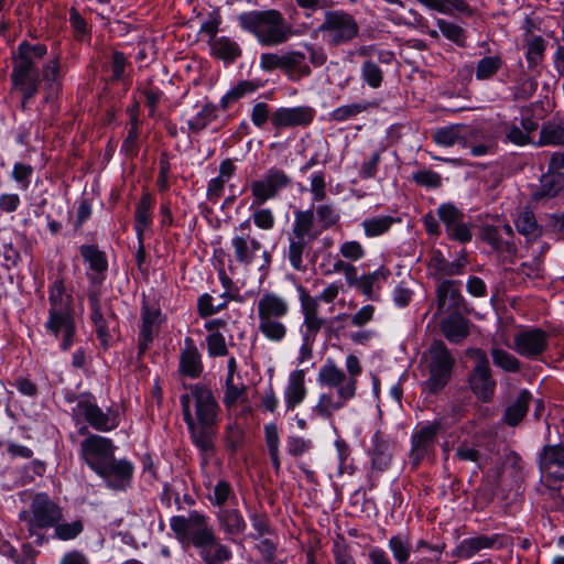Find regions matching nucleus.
Here are the masks:
<instances>
[{"label":"nucleus","instance_id":"obj_1","mask_svg":"<svg viewBox=\"0 0 564 564\" xmlns=\"http://www.w3.org/2000/svg\"><path fill=\"white\" fill-rule=\"evenodd\" d=\"M180 402L194 445L205 456L212 455L219 412L213 391L200 383L192 384Z\"/></svg>","mask_w":564,"mask_h":564},{"label":"nucleus","instance_id":"obj_2","mask_svg":"<svg viewBox=\"0 0 564 564\" xmlns=\"http://www.w3.org/2000/svg\"><path fill=\"white\" fill-rule=\"evenodd\" d=\"M171 529L178 540L192 542L205 564H224L231 558L230 549L220 542L206 518L196 511L188 517H173Z\"/></svg>","mask_w":564,"mask_h":564},{"label":"nucleus","instance_id":"obj_3","mask_svg":"<svg viewBox=\"0 0 564 564\" xmlns=\"http://www.w3.org/2000/svg\"><path fill=\"white\" fill-rule=\"evenodd\" d=\"M239 25L253 34L263 46H278L293 35L292 25L274 9L243 12L238 17Z\"/></svg>","mask_w":564,"mask_h":564},{"label":"nucleus","instance_id":"obj_4","mask_svg":"<svg viewBox=\"0 0 564 564\" xmlns=\"http://www.w3.org/2000/svg\"><path fill=\"white\" fill-rule=\"evenodd\" d=\"M50 310L46 329L55 337L62 335L61 347L67 350L73 345L75 323L72 310V295L64 288L62 279H57L50 288Z\"/></svg>","mask_w":564,"mask_h":564},{"label":"nucleus","instance_id":"obj_5","mask_svg":"<svg viewBox=\"0 0 564 564\" xmlns=\"http://www.w3.org/2000/svg\"><path fill=\"white\" fill-rule=\"evenodd\" d=\"M258 330L271 343H282L288 336L285 318L290 313L288 300L276 293L265 292L257 302Z\"/></svg>","mask_w":564,"mask_h":564},{"label":"nucleus","instance_id":"obj_6","mask_svg":"<svg viewBox=\"0 0 564 564\" xmlns=\"http://www.w3.org/2000/svg\"><path fill=\"white\" fill-rule=\"evenodd\" d=\"M20 518L25 523L29 536L42 544L44 538L41 530L56 524L62 519V510L47 495L37 494L30 505V511H23Z\"/></svg>","mask_w":564,"mask_h":564},{"label":"nucleus","instance_id":"obj_7","mask_svg":"<svg viewBox=\"0 0 564 564\" xmlns=\"http://www.w3.org/2000/svg\"><path fill=\"white\" fill-rule=\"evenodd\" d=\"M317 32L330 46H338L352 41L359 34L356 19L343 10L326 11L323 23Z\"/></svg>","mask_w":564,"mask_h":564},{"label":"nucleus","instance_id":"obj_8","mask_svg":"<svg viewBox=\"0 0 564 564\" xmlns=\"http://www.w3.org/2000/svg\"><path fill=\"white\" fill-rule=\"evenodd\" d=\"M466 355L475 362L468 377L471 392L482 402H490L496 392L497 382L486 352L480 348H469Z\"/></svg>","mask_w":564,"mask_h":564},{"label":"nucleus","instance_id":"obj_9","mask_svg":"<svg viewBox=\"0 0 564 564\" xmlns=\"http://www.w3.org/2000/svg\"><path fill=\"white\" fill-rule=\"evenodd\" d=\"M429 355L430 377L425 381V388L429 392L436 393L448 382L455 361L445 344L441 340H436L431 345Z\"/></svg>","mask_w":564,"mask_h":564},{"label":"nucleus","instance_id":"obj_10","mask_svg":"<svg viewBox=\"0 0 564 564\" xmlns=\"http://www.w3.org/2000/svg\"><path fill=\"white\" fill-rule=\"evenodd\" d=\"M292 184V178L276 167L270 169L260 180L250 184L253 205H262L268 199L274 198L282 189Z\"/></svg>","mask_w":564,"mask_h":564},{"label":"nucleus","instance_id":"obj_11","mask_svg":"<svg viewBox=\"0 0 564 564\" xmlns=\"http://www.w3.org/2000/svg\"><path fill=\"white\" fill-rule=\"evenodd\" d=\"M317 381L323 387L335 389L339 398L345 395L354 399L356 397L358 380L348 377L332 359H327L321 367Z\"/></svg>","mask_w":564,"mask_h":564},{"label":"nucleus","instance_id":"obj_12","mask_svg":"<svg viewBox=\"0 0 564 564\" xmlns=\"http://www.w3.org/2000/svg\"><path fill=\"white\" fill-rule=\"evenodd\" d=\"M73 415L77 421L85 420L97 431L108 432L118 426L116 416L104 412L90 397H82L73 408Z\"/></svg>","mask_w":564,"mask_h":564},{"label":"nucleus","instance_id":"obj_13","mask_svg":"<svg viewBox=\"0 0 564 564\" xmlns=\"http://www.w3.org/2000/svg\"><path fill=\"white\" fill-rule=\"evenodd\" d=\"M113 451L111 440L96 434L80 443V456L94 471L115 457Z\"/></svg>","mask_w":564,"mask_h":564},{"label":"nucleus","instance_id":"obj_14","mask_svg":"<svg viewBox=\"0 0 564 564\" xmlns=\"http://www.w3.org/2000/svg\"><path fill=\"white\" fill-rule=\"evenodd\" d=\"M11 77L14 89L22 94L23 105L36 95L40 79L37 68L33 62L15 57Z\"/></svg>","mask_w":564,"mask_h":564},{"label":"nucleus","instance_id":"obj_15","mask_svg":"<svg viewBox=\"0 0 564 564\" xmlns=\"http://www.w3.org/2000/svg\"><path fill=\"white\" fill-rule=\"evenodd\" d=\"M337 219L335 214H296L292 235L311 242Z\"/></svg>","mask_w":564,"mask_h":564},{"label":"nucleus","instance_id":"obj_16","mask_svg":"<svg viewBox=\"0 0 564 564\" xmlns=\"http://www.w3.org/2000/svg\"><path fill=\"white\" fill-rule=\"evenodd\" d=\"M547 347V335L540 328L521 329L513 336L511 348L520 356L536 359Z\"/></svg>","mask_w":564,"mask_h":564},{"label":"nucleus","instance_id":"obj_17","mask_svg":"<svg viewBox=\"0 0 564 564\" xmlns=\"http://www.w3.org/2000/svg\"><path fill=\"white\" fill-rule=\"evenodd\" d=\"M95 473L105 480L108 488L112 490H126L131 484L133 466L127 459L117 460L113 457L100 466Z\"/></svg>","mask_w":564,"mask_h":564},{"label":"nucleus","instance_id":"obj_18","mask_svg":"<svg viewBox=\"0 0 564 564\" xmlns=\"http://www.w3.org/2000/svg\"><path fill=\"white\" fill-rule=\"evenodd\" d=\"M315 110L310 106L281 107L271 115V124L276 131L285 128L306 127L312 123Z\"/></svg>","mask_w":564,"mask_h":564},{"label":"nucleus","instance_id":"obj_19","mask_svg":"<svg viewBox=\"0 0 564 564\" xmlns=\"http://www.w3.org/2000/svg\"><path fill=\"white\" fill-rule=\"evenodd\" d=\"M301 312L303 314L302 336L316 338L322 328L326 327L327 321L319 315V303L311 296L303 288L300 289Z\"/></svg>","mask_w":564,"mask_h":564},{"label":"nucleus","instance_id":"obj_20","mask_svg":"<svg viewBox=\"0 0 564 564\" xmlns=\"http://www.w3.org/2000/svg\"><path fill=\"white\" fill-rule=\"evenodd\" d=\"M438 431L440 424L433 423L423 426L412 435L410 460L413 466H417L433 452Z\"/></svg>","mask_w":564,"mask_h":564},{"label":"nucleus","instance_id":"obj_21","mask_svg":"<svg viewBox=\"0 0 564 564\" xmlns=\"http://www.w3.org/2000/svg\"><path fill=\"white\" fill-rule=\"evenodd\" d=\"M540 469L547 479L564 480V447L544 446L540 455Z\"/></svg>","mask_w":564,"mask_h":564},{"label":"nucleus","instance_id":"obj_22","mask_svg":"<svg viewBox=\"0 0 564 564\" xmlns=\"http://www.w3.org/2000/svg\"><path fill=\"white\" fill-rule=\"evenodd\" d=\"M437 312L440 314L459 308L463 297L460 283L453 280H443L437 289Z\"/></svg>","mask_w":564,"mask_h":564},{"label":"nucleus","instance_id":"obj_23","mask_svg":"<svg viewBox=\"0 0 564 564\" xmlns=\"http://www.w3.org/2000/svg\"><path fill=\"white\" fill-rule=\"evenodd\" d=\"M502 538L498 534L492 536L478 535L463 540L453 551V555L463 558H469L476 553L485 549H491L498 545L503 546Z\"/></svg>","mask_w":564,"mask_h":564},{"label":"nucleus","instance_id":"obj_24","mask_svg":"<svg viewBox=\"0 0 564 564\" xmlns=\"http://www.w3.org/2000/svg\"><path fill=\"white\" fill-rule=\"evenodd\" d=\"M282 72L293 80H300L312 74L310 65L306 63V56L300 51H288L283 53Z\"/></svg>","mask_w":564,"mask_h":564},{"label":"nucleus","instance_id":"obj_25","mask_svg":"<svg viewBox=\"0 0 564 564\" xmlns=\"http://www.w3.org/2000/svg\"><path fill=\"white\" fill-rule=\"evenodd\" d=\"M307 389L305 386L304 370H294L290 373L288 384L284 390V402L286 410H293L306 398Z\"/></svg>","mask_w":564,"mask_h":564},{"label":"nucleus","instance_id":"obj_26","mask_svg":"<svg viewBox=\"0 0 564 564\" xmlns=\"http://www.w3.org/2000/svg\"><path fill=\"white\" fill-rule=\"evenodd\" d=\"M466 265L465 259L447 261L440 251L434 252L429 262V272L437 280H446V276L462 274Z\"/></svg>","mask_w":564,"mask_h":564},{"label":"nucleus","instance_id":"obj_27","mask_svg":"<svg viewBox=\"0 0 564 564\" xmlns=\"http://www.w3.org/2000/svg\"><path fill=\"white\" fill-rule=\"evenodd\" d=\"M350 400V398L345 395L339 398L337 392H323L319 394L316 404L313 406V412L324 420H330L335 412L341 410Z\"/></svg>","mask_w":564,"mask_h":564},{"label":"nucleus","instance_id":"obj_28","mask_svg":"<svg viewBox=\"0 0 564 564\" xmlns=\"http://www.w3.org/2000/svg\"><path fill=\"white\" fill-rule=\"evenodd\" d=\"M372 469L383 471L391 462V444L383 440L379 432L372 436V447L369 449Z\"/></svg>","mask_w":564,"mask_h":564},{"label":"nucleus","instance_id":"obj_29","mask_svg":"<svg viewBox=\"0 0 564 564\" xmlns=\"http://www.w3.org/2000/svg\"><path fill=\"white\" fill-rule=\"evenodd\" d=\"M212 55L227 64L234 63L242 55L240 45L228 36H219L210 43Z\"/></svg>","mask_w":564,"mask_h":564},{"label":"nucleus","instance_id":"obj_30","mask_svg":"<svg viewBox=\"0 0 564 564\" xmlns=\"http://www.w3.org/2000/svg\"><path fill=\"white\" fill-rule=\"evenodd\" d=\"M219 528L231 538L245 532L247 523L237 509H221L217 514Z\"/></svg>","mask_w":564,"mask_h":564},{"label":"nucleus","instance_id":"obj_31","mask_svg":"<svg viewBox=\"0 0 564 564\" xmlns=\"http://www.w3.org/2000/svg\"><path fill=\"white\" fill-rule=\"evenodd\" d=\"M540 182L539 191H536L532 196L534 200H540L545 197L552 198L564 191V173L552 172L549 170L547 173L542 175Z\"/></svg>","mask_w":564,"mask_h":564},{"label":"nucleus","instance_id":"obj_32","mask_svg":"<svg viewBox=\"0 0 564 564\" xmlns=\"http://www.w3.org/2000/svg\"><path fill=\"white\" fill-rule=\"evenodd\" d=\"M444 336L452 343H459L469 335V324L460 315H451L442 323Z\"/></svg>","mask_w":564,"mask_h":564},{"label":"nucleus","instance_id":"obj_33","mask_svg":"<svg viewBox=\"0 0 564 564\" xmlns=\"http://www.w3.org/2000/svg\"><path fill=\"white\" fill-rule=\"evenodd\" d=\"M185 344L186 348L183 350L181 355L180 367L184 375L191 378H196L202 372L199 354L191 338H186Z\"/></svg>","mask_w":564,"mask_h":564},{"label":"nucleus","instance_id":"obj_34","mask_svg":"<svg viewBox=\"0 0 564 564\" xmlns=\"http://www.w3.org/2000/svg\"><path fill=\"white\" fill-rule=\"evenodd\" d=\"M160 316V310L143 305L142 326L139 337V347L141 351L145 350L153 340V327L156 325Z\"/></svg>","mask_w":564,"mask_h":564},{"label":"nucleus","instance_id":"obj_35","mask_svg":"<svg viewBox=\"0 0 564 564\" xmlns=\"http://www.w3.org/2000/svg\"><path fill=\"white\" fill-rule=\"evenodd\" d=\"M531 399V393L528 390H522L517 399L506 409L505 422L510 426H516L527 414Z\"/></svg>","mask_w":564,"mask_h":564},{"label":"nucleus","instance_id":"obj_36","mask_svg":"<svg viewBox=\"0 0 564 564\" xmlns=\"http://www.w3.org/2000/svg\"><path fill=\"white\" fill-rule=\"evenodd\" d=\"M459 216L460 214H440V218L445 224L448 235L460 242H467L471 239L470 228L466 224L460 223Z\"/></svg>","mask_w":564,"mask_h":564},{"label":"nucleus","instance_id":"obj_37","mask_svg":"<svg viewBox=\"0 0 564 564\" xmlns=\"http://www.w3.org/2000/svg\"><path fill=\"white\" fill-rule=\"evenodd\" d=\"M400 218H393L388 215H376L362 221V228L367 237H377L387 232L394 223H400Z\"/></svg>","mask_w":564,"mask_h":564},{"label":"nucleus","instance_id":"obj_38","mask_svg":"<svg viewBox=\"0 0 564 564\" xmlns=\"http://www.w3.org/2000/svg\"><path fill=\"white\" fill-rule=\"evenodd\" d=\"M377 101H365L345 105L336 108L330 112V119L337 122H343L348 119L357 117L359 113L368 111L371 108H377Z\"/></svg>","mask_w":564,"mask_h":564},{"label":"nucleus","instance_id":"obj_39","mask_svg":"<svg viewBox=\"0 0 564 564\" xmlns=\"http://www.w3.org/2000/svg\"><path fill=\"white\" fill-rule=\"evenodd\" d=\"M232 247L237 261L245 264L250 263L253 259L254 252L261 249V245L257 240L252 239L249 245L242 237H235L232 239Z\"/></svg>","mask_w":564,"mask_h":564},{"label":"nucleus","instance_id":"obj_40","mask_svg":"<svg viewBox=\"0 0 564 564\" xmlns=\"http://www.w3.org/2000/svg\"><path fill=\"white\" fill-rule=\"evenodd\" d=\"M388 275L389 271L383 268H380L372 273L364 274L360 276L357 289H359L368 299L373 300L375 290L379 288L380 281L386 280Z\"/></svg>","mask_w":564,"mask_h":564},{"label":"nucleus","instance_id":"obj_41","mask_svg":"<svg viewBox=\"0 0 564 564\" xmlns=\"http://www.w3.org/2000/svg\"><path fill=\"white\" fill-rule=\"evenodd\" d=\"M539 145H564V127L556 122H546L540 131Z\"/></svg>","mask_w":564,"mask_h":564},{"label":"nucleus","instance_id":"obj_42","mask_svg":"<svg viewBox=\"0 0 564 564\" xmlns=\"http://www.w3.org/2000/svg\"><path fill=\"white\" fill-rule=\"evenodd\" d=\"M259 88V85L251 80L239 82L232 87L220 100V107L223 110H227L229 106L247 94H251Z\"/></svg>","mask_w":564,"mask_h":564},{"label":"nucleus","instance_id":"obj_43","mask_svg":"<svg viewBox=\"0 0 564 564\" xmlns=\"http://www.w3.org/2000/svg\"><path fill=\"white\" fill-rule=\"evenodd\" d=\"M423 6L442 12L447 13L452 9L457 10L460 13L470 15L473 13L470 7L464 0H417Z\"/></svg>","mask_w":564,"mask_h":564},{"label":"nucleus","instance_id":"obj_44","mask_svg":"<svg viewBox=\"0 0 564 564\" xmlns=\"http://www.w3.org/2000/svg\"><path fill=\"white\" fill-rule=\"evenodd\" d=\"M388 546L398 564H408L411 554L410 540L401 534L389 539Z\"/></svg>","mask_w":564,"mask_h":564},{"label":"nucleus","instance_id":"obj_45","mask_svg":"<svg viewBox=\"0 0 564 564\" xmlns=\"http://www.w3.org/2000/svg\"><path fill=\"white\" fill-rule=\"evenodd\" d=\"M491 357L494 365L507 372H518L520 370L519 359L500 347L491 348Z\"/></svg>","mask_w":564,"mask_h":564},{"label":"nucleus","instance_id":"obj_46","mask_svg":"<svg viewBox=\"0 0 564 564\" xmlns=\"http://www.w3.org/2000/svg\"><path fill=\"white\" fill-rule=\"evenodd\" d=\"M217 118V107L207 102L203 106L196 117L187 122L192 132H199L207 127L209 122Z\"/></svg>","mask_w":564,"mask_h":564},{"label":"nucleus","instance_id":"obj_47","mask_svg":"<svg viewBox=\"0 0 564 564\" xmlns=\"http://www.w3.org/2000/svg\"><path fill=\"white\" fill-rule=\"evenodd\" d=\"M289 261L295 270H301L303 268V252L310 241L291 234L289 236Z\"/></svg>","mask_w":564,"mask_h":564},{"label":"nucleus","instance_id":"obj_48","mask_svg":"<svg viewBox=\"0 0 564 564\" xmlns=\"http://www.w3.org/2000/svg\"><path fill=\"white\" fill-rule=\"evenodd\" d=\"M80 253L91 270L101 273L107 270L108 263L105 253L95 246H82Z\"/></svg>","mask_w":564,"mask_h":564},{"label":"nucleus","instance_id":"obj_49","mask_svg":"<svg viewBox=\"0 0 564 564\" xmlns=\"http://www.w3.org/2000/svg\"><path fill=\"white\" fill-rule=\"evenodd\" d=\"M53 527L55 538L62 541L76 539L84 531V523L82 520H75L73 522H61L59 520Z\"/></svg>","mask_w":564,"mask_h":564},{"label":"nucleus","instance_id":"obj_50","mask_svg":"<svg viewBox=\"0 0 564 564\" xmlns=\"http://www.w3.org/2000/svg\"><path fill=\"white\" fill-rule=\"evenodd\" d=\"M361 77L369 87L377 89L383 82V72L377 63L368 59L362 63Z\"/></svg>","mask_w":564,"mask_h":564},{"label":"nucleus","instance_id":"obj_51","mask_svg":"<svg viewBox=\"0 0 564 564\" xmlns=\"http://www.w3.org/2000/svg\"><path fill=\"white\" fill-rule=\"evenodd\" d=\"M538 89V82L533 77L525 75L520 76L513 86V99L514 100H528L530 99Z\"/></svg>","mask_w":564,"mask_h":564},{"label":"nucleus","instance_id":"obj_52","mask_svg":"<svg viewBox=\"0 0 564 564\" xmlns=\"http://www.w3.org/2000/svg\"><path fill=\"white\" fill-rule=\"evenodd\" d=\"M227 293H224L220 299L221 301H215L209 294H203L198 299V313L202 317H207L216 314L227 306Z\"/></svg>","mask_w":564,"mask_h":564},{"label":"nucleus","instance_id":"obj_53","mask_svg":"<svg viewBox=\"0 0 564 564\" xmlns=\"http://www.w3.org/2000/svg\"><path fill=\"white\" fill-rule=\"evenodd\" d=\"M514 225L517 230L528 238H536L541 234V228L534 218V214H518Z\"/></svg>","mask_w":564,"mask_h":564},{"label":"nucleus","instance_id":"obj_54","mask_svg":"<svg viewBox=\"0 0 564 564\" xmlns=\"http://www.w3.org/2000/svg\"><path fill=\"white\" fill-rule=\"evenodd\" d=\"M545 48L546 43L541 36H533L528 41L525 57L529 67H535L543 59Z\"/></svg>","mask_w":564,"mask_h":564},{"label":"nucleus","instance_id":"obj_55","mask_svg":"<svg viewBox=\"0 0 564 564\" xmlns=\"http://www.w3.org/2000/svg\"><path fill=\"white\" fill-rule=\"evenodd\" d=\"M502 59L499 56H488L481 58L476 68L477 79H488L492 77L501 67Z\"/></svg>","mask_w":564,"mask_h":564},{"label":"nucleus","instance_id":"obj_56","mask_svg":"<svg viewBox=\"0 0 564 564\" xmlns=\"http://www.w3.org/2000/svg\"><path fill=\"white\" fill-rule=\"evenodd\" d=\"M91 303V321L96 327V333L100 341L106 345L109 339V333L106 325V319L100 311L98 301L93 297L90 299Z\"/></svg>","mask_w":564,"mask_h":564},{"label":"nucleus","instance_id":"obj_57","mask_svg":"<svg viewBox=\"0 0 564 564\" xmlns=\"http://www.w3.org/2000/svg\"><path fill=\"white\" fill-rule=\"evenodd\" d=\"M462 139L463 138L457 126L441 128L433 133L434 142L443 147H453Z\"/></svg>","mask_w":564,"mask_h":564},{"label":"nucleus","instance_id":"obj_58","mask_svg":"<svg viewBox=\"0 0 564 564\" xmlns=\"http://www.w3.org/2000/svg\"><path fill=\"white\" fill-rule=\"evenodd\" d=\"M235 498L231 485L226 480H219L209 496V500L217 507H223L228 500Z\"/></svg>","mask_w":564,"mask_h":564},{"label":"nucleus","instance_id":"obj_59","mask_svg":"<svg viewBox=\"0 0 564 564\" xmlns=\"http://www.w3.org/2000/svg\"><path fill=\"white\" fill-rule=\"evenodd\" d=\"M438 28L445 37L457 43L460 46L465 45L466 37L464 34V30L460 26L452 22L441 20L438 21Z\"/></svg>","mask_w":564,"mask_h":564},{"label":"nucleus","instance_id":"obj_60","mask_svg":"<svg viewBox=\"0 0 564 564\" xmlns=\"http://www.w3.org/2000/svg\"><path fill=\"white\" fill-rule=\"evenodd\" d=\"M412 180L421 186L436 188L442 185V177L438 173L431 170L419 171L413 174Z\"/></svg>","mask_w":564,"mask_h":564},{"label":"nucleus","instance_id":"obj_61","mask_svg":"<svg viewBox=\"0 0 564 564\" xmlns=\"http://www.w3.org/2000/svg\"><path fill=\"white\" fill-rule=\"evenodd\" d=\"M339 252L343 258L349 261H359L366 253L361 243L355 240L343 242L339 247Z\"/></svg>","mask_w":564,"mask_h":564},{"label":"nucleus","instance_id":"obj_62","mask_svg":"<svg viewBox=\"0 0 564 564\" xmlns=\"http://www.w3.org/2000/svg\"><path fill=\"white\" fill-rule=\"evenodd\" d=\"M208 352L213 357L226 356L228 352L225 337L220 333H212L206 338Z\"/></svg>","mask_w":564,"mask_h":564},{"label":"nucleus","instance_id":"obj_63","mask_svg":"<svg viewBox=\"0 0 564 564\" xmlns=\"http://www.w3.org/2000/svg\"><path fill=\"white\" fill-rule=\"evenodd\" d=\"M455 456L462 462L478 464L481 457L480 452L467 442L460 443L455 452Z\"/></svg>","mask_w":564,"mask_h":564},{"label":"nucleus","instance_id":"obj_64","mask_svg":"<svg viewBox=\"0 0 564 564\" xmlns=\"http://www.w3.org/2000/svg\"><path fill=\"white\" fill-rule=\"evenodd\" d=\"M270 107L267 102H257L251 110V121L257 128H262L270 119Z\"/></svg>","mask_w":564,"mask_h":564}]
</instances>
